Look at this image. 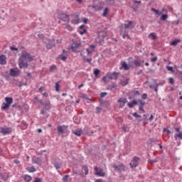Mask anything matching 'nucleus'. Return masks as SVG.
Here are the masks:
<instances>
[{
  "instance_id": "f257e3e1",
  "label": "nucleus",
  "mask_w": 182,
  "mask_h": 182,
  "mask_svg": "<svg viewBox=\"0 0 182 182\" xmlns=\"http://www.w3.org/2000/svg\"><path fill=\"white\" fill-rule=\"evenodd\" d=\"M35 56L31 55V54L26 51H23L21 53V55L18 59L23 60L24 62H32Z\"/></svg>"
},
{
  "instance_id": "f03ea898",
  "label": "nucleus",
  "mask_w": 182,
  "mask_h": 182,
  "mask_svg": "<svg viewBox=\"0 0 182 182\" xmlns=\"http://www.w3.org/2000/svg\"><path fill=\"white\" fill-rule=\"evenodd\" d=\"M6 103H3V106L1 107L2 110H8L9 109L11 105H12V102H14V99L12 97H6L5 98Z\"/></svg>"
},
{
  "instance_id": "7ed1b4c3",
  "label": "nucleus",
  "mask_w": 182,
  "mask_h": 182,
  "mask_svg": "<svg viewBox=\"0 0 182 182\" xmlns=\"http://www.w3.org/2000/svg\"><path fill=\"white\" fill-rule=\"evenodd\" d=\"M58 19L63 21V22H68V23L70 22V19L69 18V15L65 13L59 14L58 15Z\"/></svg>"
},
{
  "instance_id": "20e7f679",
  "label": "nucleus",
  "mask_w": 182,
  "mask_h": 182,
  "mask_svg": "<svg viewBox=\"0 0 182 182\" xmlns=\"http://www.w3.org/2000/svg\"><path fill=\"white\" fill-rule=\"evenodd\" d=\"M139 161H140V158L137 156H134L132 159L131 163L129 164L131 168H136V167L139 166Z\"/></svg>"
},
{
  "instance_id": "39448f33",
  "label": "nucleus",
  "mask_w": 182,
  "mask_h": 182,
  "mask_svg": "<svg viewBox=\"0 0 182 182\" xmlns=\"http://www.w3.org/2000/svg\"><path fill=\"white\" fill-rule=\"evenodd\" d=\"M71 16L74 18V19L71 21V23H73V25H77V23H80V17L79 16V14L75 13L74 14H72Z\"/></svg>"
},
{
  "instance_id": "423d86ee",
  "label": "nucleus",
  "mask_w": 182,
  "mask_h": 182,
  "mask_svg": "<svg viewBox=\"0 0 182 182\" xmlns=\"http://www.w3.org/2000/svg\"><path fill=\"white\" fill-rule=\"evenodd\" d=\"M113 168L114 171H118V173H122L126 170V166L123 164H120L119 165H114Z\"/></svg>"
},
{
  "instance_id": "0eeeda50",
  "label": "nucleus",
  "mask_w": 182,
  "mask_h": 182,
  "mask_svg": "<svg viewBox=\"0 0 182 182\" xmlns=\"http://www.w3.org/2000/svg\"><path fill=\"white\" fill-rule=\"evenodd\" d=\"M120 76H122L121 73L113 72L112 73L108 75V77L109 79H110V80H117V79H119Z\"/></svg>"
},
{
  "instance_id": "6e6552de",
  "label": "nucleus",
  "mask_w": 182,
  "mask_h": 182,
  "mask_svg": "<svg viewBox=\"0 0 182 182\" xmlns=\"http://www.w3.org/2000/svg\"><path fill=\"white\" fill-rule=\"evenodd\" d=\"M95 171V175L99 176V177H105L106 176V173L103 172V169L97 168V166H95L94 168Z\"/></svg>"
},
{
  "instance_id": "1a4fd4ad",
  "label": "nucleus",
  "mask_w": 182,
  "mask_h": 182,
  "mask_svg": "<svg viewBox=\"0 0 182 182\" xmlns=\"http://www.w3.org/2000/svg\"><path fill=\"white\" fill-rule=\"evenodd\" d=\"M18 66L20 69H23V68L28 69V62L23 61V60L18 58Z\"/></svg>"
},
{
  "instance_id": "9d476101",
  "label": "nucleus",
  "mask_w": 182,
  "mask_h": 182,
  "mask_svg": "<svg viewBox=\"0 0 182 182\" xmlns=\"http://www.w3.org/2000/svg\"><path fill=\"white\" fill-rule=\"evenodd\" d=\"M80 46V43H77L76 41H73V44L71 45L70 48L72 49L73 52L77 53V50H76V48H79Z\"/></svg>"
},
{
  "instance_id": "9b49d317",
  "label": "nucleus",
  "mask_w": 182,
  "mask_h": 182,
  "mask_svg": "<svg viewBox=\"0 0 182 182\" xmlns=\"http://www.w3.org/2000/svg\"><path fill=\"white\" fill-rule=\"evenodd\" d=\"M55 46V40H48V43L46 46V49H52Z\"/></svg>"
},
{
  "instance_id": "f8f14e48",
  "label": "nucleus",
  "mask_w": 182,
  "mask_h": 182,
  "mask_svg": "<svg viewBox=\"0 0 182 182\" xmlns=\"http://www.w3.org/2000/svg\"><path fill=\"white\" fill-rule=\"evenodd\" d=\"M0 132L2 133L3 134H9L12 133V128H1Z\"/></svg>"
},
{
  "instance_id": "ddd939ff",
  "label": "nucleus",
  "mask_w": 182,
  "mask_h": 182,
  "mask_svg": "<svg viewBox=\"0 0 182 182\" xmlns=\"http://www.w3.org/2000/svg\"><path fill=\"white\" fill-rule=\"evenodd\" d=\"M0 178L4 181H8V179L9 178V173H0Z\"/></svg>"
},
{
  "instance_id": "4468645a",
  "label": "nucleus",
  "mask_w": 182,
  "mask_h": 182,
  "mask_svg": "<svg viewBox=\"0 0 182 182\" xmlns=\"http://www.w3.org/2000/svg\"><path fill=\"white\" fill-rule=\"evenodd\" d=\"M118 103H122L119 105V107H124V105H126V103H127V100L126 98H123V97H120L119 98V100H117Z\"/></svg>"
},
{
  "instance_id": "2eb2a0df",
  "label": "nucleus",
  "mask_w": 182,
  "mask_h": 182,
  "mask_svg": "<svg viewBox=\"0 0 182 182\" xmlns=\"http://www.w3.org/2000/svg\"><path fill=\"white\" fill-rule=\"evenodd\" d=\"M67 127H68V126H65V125L60 126V125H58V127H57V131H58V132L60 134H63V133H65V132L63 131V129H66Z\"/></svg>"
},
{
  "instance_id": "dca6fc26",
  "label": "nucleus",
  "mask_w": 182,
  "mask_h": 182,
  "mask_svg": "<svg viewBox=\"0 0 182 182\" xmlns=\"http://www.w3.org/2000/svg\"><path fill=\"white\" fill-rule=\"evenodd\" d=\"M43 109H45L46 110H50L51 109V106H50V102L47 101L46 102H44V104H43Z\"/></svg>"
},
{
  "instance_id": "f3484780",
  "label": "nucleus",
  "mask_w": 182,
  "mask_h": 182,
  "mask_svg": "<svg viewBox=\"0 0 182 182\" xmlns=\"http://www.w3.org/2000/svg\"><path fill=\"white\" fill-rule=\"evenodd\" d=\"M0 65H6V55H0Z\"/></svg>"
},
{
  "instance_id": "a211bd4d",
  "label": "nucleus",
  "mask_w": 182,
  "mask_h": 182,
  "mask_svg": "<svg viewBox=\"0 0 182 182\" xmlns=\"http://www.w3.org/2000/svg\"><path fill=\"white\" fill-rule=\"evenodd\" d=\"M133 63H134V65H135V66L140 68L143 66V63H144V60L139 61V60H134Z\"/></svg>"
},
{
  "instance_id": "6ab92c4d",
  "label": "nucleus",
  "mask_w": 182,
  "mask_h": 182,
  "mask_svg": "<svg viewBox=\"0 0 182 182\" xmlns=\"http://www.w3.org/2000/svg\"><path fill=\"white\" fill-rule=\"evenodd\" d=\"M18 75H19V71L14 68H11L10 70V76H18Z\"/></svg>"
},
{
  "instance_id": "aec40b11",
  "label": "nucleus",
  "mask_w": 182,
  "mask_h": 182,
  "mask_svg": "<svg viewBox=\"0 0 182 182\" xmlns=\"http://www.w3.org/2000/svg\"><path fill=\"white\" fill-rule=\"evenodd\" d=\"M132 25H133V21H129L128 22V23L124 24V26L126 29H129V28L133 29V28H134V26H133Z\"/></svg>"
},
{
  "instance_id": "412c9836",
  "label": "nucleus",
  "mask_w": 182,
  "mask_h": 182,
  "mask_svg": "<svg viewBox=\"0 0 182 182\" xmlns=\"http://www.w3.org/2000/svg\"><path fill=\"white\" fill-rule=\"evenodd\" d=\"M100 105V106H102V107H107V106H109V101L105 100H101Z\"/></svg>"
},
{
  "instance_id": "4be33fe9",
  "label": "nucleus",
  "mask_w": 182,
  "mask_h": 182,
  "mask_svg": "<svg viewBox=\"0 0 182 182\" xmlns=\"http://www.w3.org/2000/svg\"><path fill=\"white\" fill-rule=\"evenodd\" d=\"M41 161H42V159L41 157L32 159V163H33V164H40Z\"/></svg>"
},
{
  "instance_id": "5701e85b",
  "label": "nucleus",
  "mask_w": 182,
  "mask_h": 182,
  "mask_svg": "<svg viewBox=\"0 0 182 182\" xmlns=\"http://www.w3.org/2000/svg\"><path fill=\"white\" fill-rule=\"evenodd\" d=\"M94 75L95 76V78L94 80H96V79H97V77H99V75H100V70L96 68L94 70Z\"/></svg>"
},
{
  "instance_id": "b1692460",
  "label": "nucleus",
  "mask_w": 182,
  "mask_h": 182,
  "mask_svg": "<svg viewBox=\"0 0 182 182\" xmlns=\"http://www.w3.org/2000/svg\"><path fill=\"white\" fill-rule=\"evenodd\" d=\"M181 42V40L180 39H176L173 41L171 42V45L172 46H177L178 43H180Z\"/></svg>"
},
{
  "instance_id": "393cba45",
  "label": "nucleus",
  "mask_w": 182,
  "mask_h": 182,
  "mask_svg": "<svg viewBox=\"0 0 182 182\" xmlns=\"http://www.w3.org/2000/svg\"><path fill=\"white\" fill-rule=\"evenodd\" d=\"M53 166L56 168V170H59V168H60V167H62V164H60L59 162H54Z\"/></svg>"
},
{
  "instance_id": "a878e982",
  "label": "nucleus",
  "mask_w": 182,
  "mask_h": 182,
  "mask_svg": "<svg viewBox=\"0 0 182 182\" xmlns=\"http://www.w3.org/2000/svg\"><path fill=\"white\" fill-rule=\"evenodd\" d=\"M26 170L28 173H35V171H36V168H35L34 166L28 167L26 168Z\"/></svg>"
},
{
  "instance_id": "bb28decb",
  "label": "nucleus",
  "mask_w": 182,
  "mask_h": 182,
  "mask_svg": "<svg viewBox=\"0 0 182 182\" xmlns=\"http://www.w3.org/2000/svg\"><path fill=\"white\" fill-rule=\"evenodd\" d=\"M122 66L124 70H129V69H130V66H129V65H127V63L124 61L123 62Z\"/></svg>"
},
{
  "instance_id": "cd10ccee",
  "label": "nucleus",
  "mask_w": 182,
  "mask_h": 182,
  "mask_svg": "<svg viewBox=\"0 0 182 182\" xmlns=\"http://www.w3.org/2000/svg\"><path fill=\"white\" fill-rule=\"evenodd\" d=\"M151 11H152L153 12H154L156 15H159V16L163 15V12H160V11H159V10L154 9V8H152V9H151Z\"/></svg>"
},
{
  "instance_id": "c85d7f7f",
  "label": "nucleus",
  "mask_w": 182,
  "mask_h": 182,
  "mask_svg": "<svg viewBox=\"0 0 182 182\" xmlns=\"http://www.w3.org/2000/svg\"><path fill=\"white\" fill-rule=\"evenodd\" d=\"M32 180V177L29 175H25L24 176V181L26 182H30Z\"/></svg>"
},
{
  "instance_id": "c756f323",
  "label": "nucleus",
  "mask_w": 182,
  "mask_h": 182,
  "mask_svg": "<svg viewBox=\"0 0 182 182\" xmlns=\"http://www.w3.org/2000/svg\"><path fill=\"white\" fill-rule=\"evenodd\" d=\"M82 129H80V130H77V131H74V132H73V133L75 136H82Z\"/></svg>"
},
{
  "instance_id": "7c9ffc66",
  "label": "nucleus",
  "mask_w": 182,
  "mask_h": 182,
  "mask_svg": "<svg viewBox=\"0 0 182 182\" xmlns=\"http://www.w3.org/2000/svg\"><path fill=\"white\" fill-rule=\"evenodd\" d=\"M159 85L156 84V86H154V85H149V87H150V89H154V91L157 92V91L159 90Z\"/></svg>"
},
{
  "instance_id": "2f4dec72",
  "label": "nucleus",
  "mask_w": 182,
  "mask_h": 182,
  "mask_svg": "<svg viewBox=\"0 0 182 182\" xmlns=\"http://www.w3.org/2000/svg\"><path fill=\"white\" fill-rule=\"evenodd\" d=\"M82 99H85V100H88V103H90V102H92V100L89 99V97H87V95L86 94H82Z\"/></svg>"
},
{
  "instance_id": "473e14b6",
  "label": "nucleus",
  "mask_w": 182,
  "mask_h": 182,
  "mask_svg": "<svg viewBox=\"0 0 182 182\" xmlns=\"http://www.w3.org/2000/svg\"><path fill=\"white\" fill-rule=\"evenodd\" d=\"M167 18H168V15H167V14H161L160 20L161 21H167Z\"/></svg>"
},
{
  "instance_id": "72a5a7b5",
  "label": "nucleus",
  "mask_w": 182,
  "mask_h": 182,
  "mask_svg": "<svg viewBox=\"0 0 182 182\" xmlns=\"http://www.w3.org/2000/svg\"><path fill=\"white\" fill-rule=\"evenodd\" d=\"M82 170H84L85 176H87V174H89V168L87 166H83Z\"/></svg>"
},
{
  "instance_id": "f704fd0d",
  "label": "nucleus",
  "mask_w": 182,
  "mask_h": 182,
  "mask_svg": "<svg viewBox=\"0 0 182 182\" xmlns=\"http://www.w3.org/2000/svg\"><path fill=\"white\" fill-rule=\"evenodd\" d=\"M59 58L61 60H63V62H65L66 60V59H68V56L63 55V54H60V56H59Z\"/></svg>"
},
{
  "instance_id": "c9c22d12",
  "label": "nucleus",
  "mask_w": 182,
  "mask_h": 182,
  "mask_svg": "<svg viewBox=\"0 0 182 182\" xmlns=\"http://www.w3.org/2000/svg\"><path fill=\"white\" fill-rule=\"evenodd\" d=\"M175 139L176 140H177L178 139H180V140H182V133L180 132L179 134H176Z\"/></svg>"
},
{
  "instance_id": "e433bc0d",
  "label": "nucleus",
  "mask_w": 182,
  "mask_h": 182,
  "mask_svg": "<svg viewBox=\"0 0 182 182\" xmlns=\"http://www.w3.org/2000/svg\"><path fill=\"white\" fill-rule=\"evenodd\" d=\"M107 14H109V9L105 8L104 9L103 14H102V16H107Z\"/></svg>"
},
{
  "instance_id": "4c0bfd02",
  "label": "nucleus",
  "mask_w": 182,
  "mask_h": 182,
  "mask_svg": "<svg viewBox=\"0 0 182 182\" xmlns=\"http://www.w3.org/2000/svg\"><path fill=\"white\" fill-rule=\"evenodd\" d=\"M60 83V81H58V82H55V91L56 92H59V87H60L59 84Z\"/></svg>"
},
{
  "instance_id": "58836bf2",
  "label": "nucleus",
  "mask_w": 182,
  "mask_h": 182,
  "mask_svg": "<svg viewBox=\"0 0 182 182\" xmlns=\"http://www.w3.org/2000/svg\"><path fill=\"white\" fill-rule=\"evenodd\" d=\"M84 62H87V63H90V65H92V58H83Z\"/></svg>"
},
{
  "instance_id": "ea45409f",
  "label": "nucleus",
  "mask_w": 182,
  "mask_h": 182,
  "mask_svg": "<svg viewBox=\"0 0 182 182\" xmlns=\"http://www.w3.org/2000/svg\"><path fill=\"white\" fill-rule=\"evenodd\" d=\"M166 69L169 72H171V73H174V69H173V67H171V66H166Z\"/></svg>"
},
{
  "instance_id": "a19ab883",
  "label": "nucleus",
  "mask_w": 182,
  "mask_h": 182,
  "mask_svg": "<svg viewBox=\"0 0 182 182\" xmlns=\"http://www.w3.org/2000/svg\"><path fill=\"white\" fill-rule=\"evenodd\" d=\"M68 178H69V175H65L63 178H62V181L63 182H68Z\"/></svg>"
},
{
  "instance_id": "79ce46f5",
  "label": "nucleus",
  "mask_w": 182,
  "mask_h": 182,
  "mask_svg": "<svg viewBox=\"0 0 182 182\" xmlns=\"http://www.w3.org/2000/svg\"><path fill=\"white\" fill-rule=\"evenodd\" d=\"M138 102H139V106H141V107H143V106H144L146 105V102H143L141 100H138Z\"/></svg>"
},
{
  "instance_id": "37998d69",
  "label": "nucleus",
  "mask_w": 182,
  "mask_h": 182,
  "mask_svg": "<svg viewBox=\"0 0 182 182\" xmlns=\"http://www.w3.org/2000/svg\"><path fill=\"white\" fill-rule=\"evenodd\" d=\"M149 36L152 37L153 41H156V39H157V36L154 34V33H151Z\"/></svg>"
},
{
  "instance_id": "c03bdc74",
  "label": "nucleus",
  "mask_w": 182,
  "mask_h": 182,
  "mask_svg": "<svg viewBox=\"0 0 182 182\" xmlns=\"http://www.w3.org/2000/svg\"><path fill=\"white\" fill-rule=\"evenodd\" d=\"M78 32H79L80 35H85V33H86V32H87V30L84 28L83 31H78Z\"/></svg>"
},
{
  "instance_id": "a18cd8bd",
  "label": "nucleus",
  "mask_w": 182,
  "mask_h": 182,
  "mask_svg": "<svg viewBox=\"0 0 182 182\" xmlns=\"http://www.w3.org/2000/svg\"><path fill=\"white\" fill-rule=\"evenodd\" d=\"M66 29H68V31H73V28H72V26H70V25H69V24H68V25H66Z\"/></svg>"
},
{
  "instance_id": "49530a36",
  "label": "nucleus",
  "mask_w": 182,
  "mask_h": 182,
  "mask_svg": "<svg viewBox=\"0 0 182 182\" xmlns=\"http://www.w3.org/2000/svg\"><path fill=\"white\" fill-rule=\"evenodd\" d=\"M168 80L171 85H174V79L173 77H169Z\"/></svg>"
},
{
  "instance_id": "de8ad7c7",
  "label": "nucleus",
  "mask_w": 182,
  "mask_h": 182,
  "mask_svg": "<svg viewBox=\"0 0 182 182\" xmlns=\"http://www.w3.org/2000/svg\"><path fill=\"white\" fill-rule=\"evenodd\" d=\"M132 116H134V117H136V118L141 117V115L137 114V112L132 113Z\"/></svg>"
},
{
  "instance_id": "09e8293b",
  "label": "nucleus",
  "mask_w": 182,
  "mask_h": 182,
  "mask_svg": "<svg viewBox=\"0 0 182 182\" xmlns=\"http://www.w3.org/2000/svg\"><path fill=\"white\" fill-rule=\"evenodd\" d=\"M96 110V113H100V112H102V108L100 107H97Z\"/></svg>"
},
{
  "instance_id": "8fccbe9b",
  "label": "nucleus",
  "mask_w": 182,
  "mask_h": 182,
  "mask_svg": "<svg viewBox=\"0 0 182 182\" xmlns=\"http://www.w3.org/2000/svg\"><path fill=\"white\" fill-rule=\"evenodd\" d=\"M86 50H87V53L88 56H89V55H90L91 53H93V52H94L93 50H89V48H87Z\"/></svg>"
},
{
  "instance_id": "3c124183",
  "label": "nucleus",
  "mask_w": 182,
  "mask_h": 182,
  "mask_svg": "<svg viewBox=\"0 0 182 182\" xmlns=\"http://www.w3.org/2000/svg\"><path fill=\"white\" fill-rule=\"evenodd\" d=\"M82 21L83 22V23H87V21H89L87 18H82Z\"/></svg>"
},
{
  "instance_id": "603ef678",
  "label": "nucleus",
  "mask_w": 182,
  "mask_h": 182,
  "mask_svg": "<svg viewBox=\"0 0 182 182\" xmlns=\"http://www.w3.org/2000/svg\"><path fill=\"white\" fill-rule=\"evenodd\" d=\"M149 163H151V164H154V163H157V160H156V159H149Z\"/></svg>"
},
{
  "instance_id": "864d4df0",
  "label": "nucleus",
  "mask_w": 182,
  "mask_h": 182,
  "mask_svg": "<svg viewBox=\"0 0 182 182\" xmlns=\"http://www.w3.org/2000/svg\"><path fill=\"white\" fill-rule=\"evenodd\" d=\"M107 4H109L110 5H113L114 4V0H107Z\"/></svg>"
},
{
  "instance_id": "5fc2aeb1",
  "label": "nucleus",
  "mask_w": 182,
  "mask_h": 182,
  "mask_svg": "<svg viewBox=\"0 0 182 182\" xmlns=\"http://www.w3.org/2000/svg\"><path fill=\"white\" fill-rule=\"evenodd\" d=\"M55 69H56V65H52V66L50 68V72H53V70H55Z\"/></svg>"
},
{
  "instance_id": "6e6d98bb",
  "label": "nucleus",
  "mask_w": 182,
  "mask_h": 182,
  "mask_svg": "<svg viewBox=\"0 0 182 182\" xmlns=\"http://www.w3.org/2000/svg\"><path fill=\"white\" fill-rule=\"evenodd\" d=\"M107 95V92H101L100 93V97H105Z\"/></svg>"
},
{
  "instance_id": "4d7b16f0",
  "label": "nucleus",
  "mask_w": 182,
  "mask_h": 182,
  "mask_svg": "<svg viewBox=\"0 0 182 182\" xmlns=\"http://www.w3.org/2000/svg\"><path fill=\"white\" fill-rule=\"evenodd\" d=\"M10 49L11 50H16L18 52V48L16 47L11 46Z\"/></svg>"
},
{
  "instance_id": "13d9d810",
  "label": "nucleus",
  "mask_w": 182,
  "mask_h": 182,
  "mask_svg": "<svg viewBox=\"0 0 182 182\" xmlns=\"http://www.w3.org/2000/svg\"><path fill=\"white\" fill-rule=\"evenodd\" d=\"M122 38L123 39H126V38H128L129 39H130V36H129V35L127 34H123Z\"/></svg>"
},
{
  "instance_id": "bf43d9fd",
  "label": "nucleus",
  "mask_w": 182,
  "mask_h": 182,
  "mask_svg": "<svg viewBox=\"0 0 182 182\" xmlns=\"http://www.w3.org/2000/svg\"><path fill=\"white\" fill-rule=\"evenodd\" d=\"M128 106L130 107V109H133V106H134L133 102H131L128 103Z\"/></svg>"
},
{
  "instance_id": "052dcab7",
  "label": "nucleus",
  "mask_w": 182,
  "mask_h": 182,
  "mask_svg": "<svg viewBox=\"0 0 182 182\" xmlns=\"http://www.w3.org/2000/svg\"><path fill=\"white\" fill-rule=\"evenodd\" d=\"M134 96H139V95H140V92L138 90H136L134 92Z\"/></svg>"
},
{
  "instance_id": "680f3d73",
  "label": "nucleus",
  "mask_w": 182,
  "mask_h": 182,
  "mask_svg": "<svg viewBox=\"0 0 182 182\" xmlns=\"http://www.w3.org/2000/svg\"><path fill=\"white\" fill-rule=\"evenodd\" d=\"M142 99L146 100L147 99V94L144 93L142 95Z\"/></svg>"
},
{
  "instance_id": "e2e57ef3",
  "label": "nucleus",
  "mask_w": 182,
  "mask_h": 182,
  "mask_svg": "<svg viewBox=\"0 0 182 182\" xmlns=\"http://www.w3.org/2000/svg\"><path fill=\"white\" fill-rule=\"evenodd\" d=\"M156 60H157V57H154L151 58V62H156Z\"/></svg>"
},
{
  "instance_id": "0e129e2a",
  "label": "nucleus",
  "mask_w": 182,
  "mask_h": 182,
  "mask_svg": "<svg viewBox=\"0 0 182 182\" xmlns=\"http://www.w3.org/2000/svg\"><path fill=\"white\" fill-rule=\"evenodd\" d=\"M139 110H141L143 113H146V111H144V109H143V107L139 106Z\"/></svg>"
},
{
  "instance_id": "69168bd1",
  "label": "nucleus",
  "mask_w": 182,
  "mask_h": 182,
  "mask_svg": "<svg viewBox=\"0 0 182 182\" xmlns=\"http://www.w3.org/2000/svg\"><path fill=\"white\" fill-rule=\"evenodd\" d=\"M14 163H15V164H19V163H21V161H19V160H18V159H14Z\"/></svg>"
},
{
  "instance_id": "338daca9",
  "label": "nucleus",
  "mask_w": 182,
  "mask_h": 182,
  "mask_svg": "<svg viewBox=\"0 0 182 182\" xmlns=\"http://www.w3.org/2000/svg\"><path fill=\"white\" fill-rule=\"evenodd\" d=\"M41 178H35L34 182H41Z\"/></svg>"
},
{
  "instance_id": "774afa93",
  "label": "nucleus",
  "mask_w": 182,
  "mask_h": 182,
  "mask_svg": "<svg viewBox=\"0 0 182 182\" xmlns=\"http://www.w3.org/2000/svg\"><path fill=\"white\" fill-rule=\"evenodd\" d=\"M147 116H149V114H144V115H143V119L142 120H146V119H147Z\"/></svg>"
}]
</instances>
